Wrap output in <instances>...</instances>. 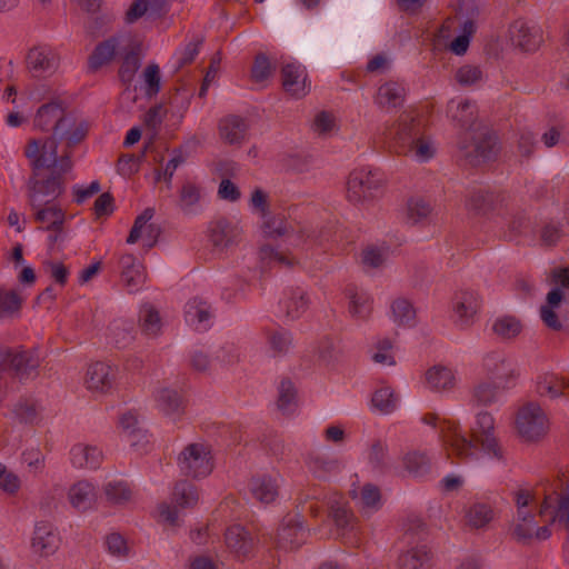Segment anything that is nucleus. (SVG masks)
<instances>
[{"label":"nucleus","mask_w":569,"mask_h":569,"mask_svg":"<svg viewBox=\"0 0 569 569\" xmlns=\"http://www.w3.org/2000/svg\"><path fill=\"white\" fill-rule=\"evenodd\" d=\"M33 124L41 131L52 129V134L46 138H31L27 141L23 154L33 167L38 158L51 154L48 167H58L62 163V153L80 143L88 134L89 126L86 121H77L74 117L66 114L60 102L52 101L42 104L34 117Z\"/></svg>","instance_id":"1"},{"label":"nucleus","mask_w":569,"mask_h":569,"mask_svg":"<svg viewBox=\"0 0 569 569\" xmlns=\"http://www.w3.org/2000/svg\"><path fill=\"white\" fill-rule=\"evenodd\" d=\"M51 154L33 161L31 173L27 180V197L34 220L43 224L46 230L61 232L66 220L64 211L54 202L66 190L64 174L73 167L71 151L62 153V163L58 167H48Z\"/></svg>","instance_id":"2"},{"label":"nucleus","mask_w":569,"mask_h":569,"mask_svg":"<svg viewBox=\"0 0 569 569\" xmlns=\"http://www.w3.org/2000/svg\"><path fill=\"white\" fill-rule=\"evenodd\" d=\"M495 432V420L489 412H480L471 428V439H468L453 422H445L441 427L442 440L461 460L477 457L480 446L482 451L498 460L503 458Z\"/></svg>","instance_id":"3"},{"label":"nucleus","mask_w":569,"mask_h":569,"mask_svg":"<svg viewBox=\"0 0 569 569\" xmlns=\"http://www.w3.org/2000/svg\"><path fill=\"white\" fill-rule=\"evenodd\" d=\"M386 136L390 148L398 154L415 153L421 160L433 156L431 144L422 136L421 122L418 118L402 113L398 121L387 129Z\"/></svg>","instance_id":"4"},{"label":"nucleus","mask_w":569,"mask_h":569,"mask_svg":"<svg viewBox=\"0 0 569 569\" xmlns=\"http://www.w3.org/2000/svg\"><path fill=\"white\" fill-rule=\"evenodd\" d=\"M460 157L471 167L495 160L498 154L496 134L486 126L465 132L458 142Z\"/></svg>","instance_id":"5"},{"label":"nucleus","mask_w":569,"mask_h":569,"mask_svg":"<svg viewBox=\"0 0 569 569\" xmlns=\"http://www.w3.org/2000/svg\"><path fill=\"white\" fill-rule=\"evenodd\" d=\"M1 371L9 372L20 382L39 376L41 359L37 350L6 348L1 351Z\"/></svg>","instance_id":"6"},{"label":"nucleus","mask_w":569,"mask_h":569,"mask_svg":"<svg viewBox=\"0 0 569 569\" xmlns=\"http://www.w3.org/2000/svg\"><path fill=\"white\" fill-rule=\"evenodd\" d=\"M178 465L187 477H207L212 471L210 450L203 443H190L179 455Z\"/></svg>","instance_id":"7"},{"label":"nucleus","mask_w":569,"mask_h":569,"mask_svg":"<svg viewBox=\"0 0 569 569\" xmlns=\"http://www.w3.org/2000/svg\"><path fill=\"white\" fill-rule=\"evenodd\" d=\"M517 429L519 435L529 441L545 436L548 429V420L539 405L529 402L523 406L517 416Z\"/></svg>","instance_id":"8"},{"label":"nucleus","mask_w":569,"mask_h":569,"mask_svg":"<svg viewBox=\"0 0 569 569\" xmlns=\"http://www.w3.org/2000/svg\"><path fill=\"white\" fill-rule=\"evenodd\" d=\"M263 231L269 237H282L292 234L296 237V243H306L307 241L318 242L319 234L309 227L300 223L289 222L281 216H272L263 218Z\"/></svg>","instance_id":"9"},{"label":"nucleus","mask_w":569,"mask_h":569,"mask_svg":"<svg viewBox=\"0 0 569 569\" xmlns=\"http://www.w3.org/2000/svg\"><path fill=\"white\" fill-rule=\"evenodd\" d=\"M60 64L57 52L46 44L34 46L26 56V66L33 78H48L56 73Z\"/></svg>","instance_id":"10"},{"label":"nucleus","mask_w":569,"mask_h":569,"mask_svg":"<svg viewBox=\"0 0 569 569\" xmlns=\"http://www.w3.org/2000/svg\"><path fill=\"white\" fill-rule=\"evenodd\" d=\"M382 186L377 173L365 169L351 172L348 180V198L352 202L372 199Z\"/></svg>","instance_id":"11"},{"label":"nucleus","mask_w":569,"mask_h":569,"mask_svg":"<svg viewBox=\"0 0 569 569\" xmlns=\"http://www.w3.org/2000/svg\"><path fill=\"white\" fill-rule=\"evenodd\" d=\"M209 239L217 249L224 250L238 246L242 240V228L238 222L219 218L209 224Z\"/></svg>","instance_id":"12"},{"label":"nucleus","mask_w":569,"mask_h":569,"mask_svg":"<svg viewBox=\"0 0 569 569\" xmlns=\"http://www.w3.org/2000/svg\"><path fill=\"white\" fill-rule=\"evenodd\" d=\"M308 537L300 515L286 517L278 529L277 546L280 549L293 550L302 546Z\"/></svg>","instance_id":"13"},{"label":"nucleus","mask_w":569,"mask_h":569,"mask_svg":"<svg viewBox=\"0 0 569 569\" xmlns=\"http://www.w3.org/2000/svg\"><path fill=\"white\" fill-rule=\"evenodd\" d=\"M512 43L523 51H535L542 42V30L539 26L522 19L516 20L509 29Z\"/></svg>","instance_id":"14"},{"label":"nucleus","mask_w":569,"mask_h":569,"mask_svg":"<svg viewBox=\"0 0 569 569\" xmlns=\"http://www.w3.org/2000/svg\"><path fill=\"white\" fill-rule=\"evenodd\" d=\"M483 368L492 379L503 383L505 387L519 376L517 366L500 352L488 353L483 359Z\"/></svg>","instance_id":"15"},{"label":"nucleus","mask_w":569,"mask_h":569,"mask_svg":"<svg viewBox=\"0 0 569 569\" xmlns=\"http://www.w3.org/2000/svg\"><path fill=\"white\" fill-rule=\"evenodd\" d=\"M283 89L292 97H305L310 87L307 83L306 69L296 63H286L281 69Z\"/></svg>","instance_id":"16"},{"label":"nucleus","mask_w":569,"mask_h":569,"mask_svg":"<svg viewBox=\"0 0 569 569\" xmlns=\"http://www.w3.org/2000/svg\"><path fill=\"white\" fill-rule=\"evenodd\" d=\"M509 533L517 542L529 545L532 539L539 541L547 540L551 536V530L549 526L538 527L536 519L525 521L513 520L510 525Z\"/></svg>","instance_id":"17"},{"label":"nucleus","mask_w":569,"mask_h":569,"mask_svg":"<svg viewBox=\"0 0 569 569\" xmlns=\"http://www.w3.org/2000/svg\"><path fill=\"white\" fill-rule=\"evenodd\" d=\"M219 136L228 144H241L249 130L246 118L237 114H229L220 119L218 124Z\"/></svg>","instance_id":"18"},{"label":"nucleus","mask_w":569,"mask_h":569,"mask_svg":"<svg viewBox=\"0 0 569 569\" xmlns=\"http://www.w3.org/2000/svg\"><path fill=\"white\" fill-rule=\"evenodd\" d=\"M448 114L451 117L452 121L457 122L466 132H471L478 129V127H482V124L477 121L476 104L469 100L457 103L450 101L448 103Z\"/></svg>","instance_id":"19"},{"label":"nucleus","mask_w":569,"mask_h":569,"mask_svg":"<svg viewBox=\"0 0 569 569\" xmlns=\"http://www.w3.org/2000/svg\"><path fill=\"white\" fill-rule=\"evenodd\" d=\"M58 536L53 531L52 525L47 521H40L34 527L31 547L40 556L52 555L58 549Z\"/></svg>","instance_id":"20"},{"label":"nucleus","mask_w":569,"mask_h":569,"mask_svg":"<svg viewBox=\"0 0 569 569\" xmlns=\"http://www.w3.org/2000/svg\"><path fill=\"white\" fill-rule=\"evenodd\" d=\"M480 297L472 290L457 292L453 299V311L461 325H469L480 308Z\"/></svg>","instance_id":"21"},{"label":"nucleus","mask_w":569,"mask_h":569,"mask_svg":"<svg viewBox=\"0 0 569 569\" xmlns=\"http://www.w3.org/2000/svg\"><path fill=\"white\" fill-rule=\"evenodd\" d=\"M224 542L228 549L237 557H247L253 550V539L240 525L229 527L224 533Z\"/></svg>","instance_id":"22"},{"label":"nucleus","mask_w":569,"mask_h":569,"mask_svg":"<svg viewBox=\"0 0 569 569\" xmlns=\"http://www.w3.org/2000/svg\"><path fill=\"white\" fill-rule=\"evenodd\" d=\"M157 408L167 417L176 420L184 412V400L179 391L161 388L156 396Z\"/></svg>","instance_id":"23"},{"label":"nucleus","mask_w":569,"mask_h":569,"mask_svg":"<svg viewBox=\"0 0 569 569\" xmlns=\"http://www.w3.org/2000/svg\"><path fill=\"white\" fill-rule=\"evenodd\" d=\"M121 38V36L114 34L96 46L92 53L88 58V67L91 71H97L102 66L112 61L116 56L117 48L120 44Z\"/></svg>","instance_id":"24"},{"label":"nucleus","mask_w":569,"mask_h":569,"mask_svg":"<svg viewBox=\"0 0 569 569\" xmlns=\"http://www.w3.org/2000/svg\"><path fill=\"white\" fill-rule=\"evenodd\" d=\"M308 470L318 479H327L341 470V461L331 456L311 452L306 459Z\"/></svg>","instance_id":"25"},{"label":"nucleus","mask_w":569,"mask_h":569,"mask_svg":"<svg viewBox=\"0 0 569 569\" xmlns=\"http://www.w3.org/2000/svg\"><path fill=\"white\" fill-rule=\"evenodd\" d=\"M68 499L74 509L83 512L93 507L97 500V492L90 482L82 480L70 487Z\"/></svg>","instance_id":"26"},{"label":"nucleus","mask_w":569,"mask_h":569,"mask_svg":"<svg viewBox=\"0 0 569 569\" xmlns=\"http://www.w3.org/2000/svg\"><path fill=\"white\" fill-rule=\"evenodd\" d=\"M113 375L111 367L104 362H94L87 370L86 383L88 389L106 392L112 387Z\"/></svg>","instance_id":"27"},{"label":"nucleus","mask_w":569,"mask_h":569,"mask_svg":"<svg viewBox=\"0 0 569 569\" xmlns=\"http://www.w3.org/2000/svg\"><path fill=\"white\" fill-rule=\"evenodd\" d=\"M252 496L263 502L270 503L278 496V480L269 475H257L251 478L249 483Z\"/></svg>","instance_id":"28"},{"label":"nucleus","mask_w":569,"mask_h":569,"mask_svg":"<svg viewBox=\"0 0 569 569\" xmlns=\"http://www.w3.org/2000/svg\"><path fill=\"white\" fill-rule=\"evenodd\" d=\"M406 97L403 84L396 81H388L378 89L376 102L380 108L391 109L401 107Z\"/></svg>","instance_id":"29"},{"label":"nucleus","mask_w":569,"mask_h":569,"mask_svg":"<svg viewBox=\"0 0 569 569\" xmlns=\"http://www.w3.org/2000/svg\"><path fill=\"white\" fill-rule=\"evenodd\" d=\"M70 459L77 468L97 469L102 461V452L97 447L78 443L71 448Z\"/></svg>","instance_id":"30"},{"label":"nucleus","mask_w":569,"mask_h":569,"mask_svg":"<svg viewBox=\"0 0 569 569\" xmlns=\"http://www.w3.org/2000/svg\"><path fill=\"white\" fill-rule=\"evenodd\" d=\"M499 196L482 188L473 189L468 197L467 208L477 214H485L492 210Z\"/></svg>","instance_id":"31"},{"label":"nucleus","mask_w":569,"mask_h":569,"mask_svg":"<svg viewBox=\"0 0 569 569\" xmlns=\"http://www.w3.org/2000/svg\"><path fill=\"white\" fill-rule=\"evenodd\" d=\"M569 391V379L560 378L555 375H546L537 382V392L540 396H548L551 399L565 395Z\"/></svg>","instance_id":"32"},{"label":"nucleus","mask_w":569,"mask_h":569,"mask_svg":"<svg viewBox=\"0 0 569 569\" xmlns=\"http://www.w3.org/2000/svg\"><path fill=\"white\" fill-rule=\"evenodd\" d=\"M426 380L431 389L440 391L453 388L456 379L451 369L435 366L426 372Z\"/></svg>","instance_id":"33"},{"label":"nucleus","mask_w":569,"mask_h":569,"mask_svg":"<svg viewBox=\"0 0 569 569\" xmlns=\"http://www.w3.org/2000/svg\"><path fill=\"white\" fill-rule=\"evenodd\" d=\"M429 559V550L426 546H420L401 553L397 566L399 569H422Z\"/></svg>","instance_id":"34"},{"label":"nucleus","mask_w":569,"mask_h":569,"mask_svg":"<svg viewBox=\"0 0 569 569\" xmlns=\"http://www.w3.org/2000/svg\"><path fill=\"white\" fill-rule=\"evenodd\" d=\"M113 21L114 16L110 12L94 13L84 23L86 34L92 39L102 37L110 30Z\"/></svg>","instance_id":"35"},{"label":"nucleus","mask_w":569,"mask_h":569,"mask_svg":"<svg viewBox=\"0 0 569 569\" xmlns=\"http://www.w3.org/2000/svg\"><path fill=\"white\" fill-rule=\"evenodd\" d=\"M466 519L471 528H485L493 519V510L487 503L476 502L468 509Z\"/></svg>","instance_id":"36"},{"label":"nucleus","mask_w":569,"mask_h":569,"mask_svg":"<svg viewBox=\"0 0 569 569\" xmlns=\"http://www.w3.org/2000/svg\"><path fill=\"white\" fill-rule=\"evenodd\" d=\"M173 497L178 506L183 508H192L199 500L197 487L187 480H181L176 483Z\"/></svg>","instance_id":"37"},{"label":"nucleus","mask_w":569,"mask_h":569,"mask_svg":"<svg viewBox=\"0 0 569 569\" xmlns=\"http://www.w3.org/2000/svg\"><path fill=\"white\" fill-rule=\"evenodd\" d=\"M309 300L306 292L300 288L291 289L284 302L286 316L290 319H298L308 309Z\"/></svg>","instance_id":"38"},{"label":"nucleus","mask_w":569,"mask_h":569,"mask_svg":"<svg viewBox=\"0 0 569 569\" xmlns=\"http://www.w3.org/2000/svg\"><path fill=\"white\" fill-rule=\"evenodd\" d=\"M317 355L319 360L326 365L336 362L342 355L340 341L331 337H323L318 342Z\"/></svg>","instance_id":"39"},{"label":"nucleus","mask_w":569,"mask_h":569,"mask_svg":"<svg viewBox=\"0 0 569 569\" xmlns=\"http://www.w3.org/2000/svg\"><path fill=\"white\" fill-rule=\"evenodd\" d=\"M297 405V390L289 379H282L279 386L277 406L284 413H291Z\"/></svg>","instance_id":"40"},{"label":"nucleus","mask_w":569,"mask_h":569,"mask_svg":"<svg viewBox=\"0 0 569 569\" xmlns=\"http://www.w3.org/2000/svg\"><path fill=\"white\" fill-rule=\"evenodd\" d=\"M403 466L415 476H423L430 471V459L425 452L411 451L405 455Z\"/></svg>","instance_id":"41"},{"label":"nucleus","mask_w":569,"mask_h":569,"mask_svg":"<svg viewBox=\"0 0 569 569\" xmlns=\"http://www.w3.org/2000/svg\"><path fill=\"white\" fill-rule=\"evenodd\" d=\"M522 326L519 319L512 316L498 318L492 326L493 332L502 339H512L521 332Z\"/></svg>","instance_id":"42"},{"label":"nucleus","mask_w":569,"mask_h":569,"mask_svg":"<svg viewBox=\"0 0 569 569\" xmlns=\"http://www.w3.org/2000/svg\"><path fill=\"white\" fill-rule=\"evenodd\" d=\"M107 500L112 505H122L130 500L132 491L126 481H110L103 487Z\"/></svg>","instance_id":"43"},{"label":"nucleus","mask_w":569,"mask_h":569,"mask_svg":"<svg viewBox=\"0 0 569 569\" xmlns=\"http://www.w3.org/2000/svg\"><path fill=\"white\" fill-rule=\"evenodd\" d=\"M12 412L14 418L21 423L32 425L38 419L37 403L29 398H20L17 403H14Z\"/></svg>","instance_id":"44"},{"label":"nucleus","mask_w":569,"mask_h":569,"mask_svg":"<svg viewBox=\"0 0 569 569\" xmlns=\"http://www.w3.org/2000/svg\"><path fill=\"white\" fill-rule=\"evenodd\" d=\"M395 322L400 326H413L416 311L412 305L402 298L396 299L391 305Z\"/></svg>","instance_id":"45"},{"label":"nucleus","mask_w":569,"mask_h":569,"mask_svg":"<svg viewBox=\"0 0 569 569\" xmlns=\"http://www.w3.org/2000/svg\"><path fill=\"white\" fill-rule=\"evenodd\" d=\"M186 317L192 323L198 322L202 325L211 318L210 306L208 302L194 298L187 303Z\"/></svg>","instance_id":"46"},{"label":"nucleus","mask_w":569,"mask_h":569,"mask_svg":"<svg viewBox=\"0 0 569 569\" xmlns=\"http://www.w3.org/2000/svg\"><path fill=\"white\" fill-rule=\"evenodd\" d=\"M370 297L366 292H353L350 295L349 312L356 319H367L371 313Z\"/></svg>","instance_id":"47"},{"label":"nucleus","mask_w":569,"mask_h":569,"mask_svg":"<svg viewBox=\"0 0 569 569\" xmlns=\"http://www.w3.org/2000/svg\"><path fill=\"white\" fill-rule=\"evenodd\" d=\"M498 397V387L488 381L475 386L472 390V401L477 405L488 406L493 403Z\"/></svg>","instance_id":"48"},{"label":"nucleus","mask_w":569,"mask_h":569,"mask_svg":"<svg viewBox=\"0 0 569 569\" xmlns=\"http://www.w3.org/2000/svg\"><path fill=\"white\" fill-rule=\"evenodd\" d=\"M22 305L21 297L14 291L0 289V318L10 317L19 312Z\"/></svg>","instance_id":"49"},{"label":"nucleus","mask_w":569,"mask_h":569,"mask_svg":"<svg viewBox=\"0 0 569 569\" xmlns=\"http://www.w3.org/2000/svg\"><path fill=\"white\" fill-rule=\"evenodd\" d=\"M268 341L270 349L276 355L287 353L292 346L291 333L284 329L271 331L268 335Z\"/></svg>","instance_id":"50"},{"label":"nucleus","mask_w":569,"mask_h":569,"mask_svg":"<svg viewBox=\"0 0 569 569\" xmlns=\"http://www.w3.org/2000/svg\"><path fill=\"white\" fill-rule=\"evenodd\" d=\"M140 64V58L136 50L127 52L119 69L121 81L124 83L131 82Z\"/></svg>","instance_id":"51"},{"label":"nucleus","mask_w":569,"mask_h":569,"mask_svg":"<svg viewBox=\"0 0 569 569\" xmlns=\"http://www.w3.org/2000/svg\"><path fill=\"white\" fill-rule=\"evenodd\" d=\"M372 405L382 413H390L396 408L397 399L393 391L388 388H380L372 396Z\"/></svg>","instance_id":"52"},{"label":"nucleus","mask_w":569,"mask_h":569,"mask_svg":"<svg viewBox=\"0 0 569 569\" xmlns=\"http://www.w3.org/2000/svg\"><path fill=\"white\" fill-rule=\"evenodd\" d=\"M483 73L477 66L465 64L456 72V80L460 86L470 87L482 81Z\"/></svg>","instance_id":"53"},{"label":"nucleus","mask_w":569,"mask_h":569,"mask_svg":"<svg viewBox=\"0 0 569 569\" xmlns=\"http://www.w3.org/2000/svg\"><path fill=\"white\" fill-rule=\"evenodd\" d=\"M562 226L559 221L550 220L540 230V240L546 246H556L563 237Z\"/></svg>","instance_id":"54"},{"label":"nucleus","mask_w":569,"mask_h":569,"mask_svg":"<svg viewBox=\"0 0 569 569\" xmlns=\"http://www.w3.org/2000/svg\"><path fill=\"white\" fill-rule=\"evenodd\" d=\"M558 521L569 529V486L559 495L551 523Z\"/></svg>","instance_id":"55"},{"label":"nucleus","mask_w":569,"mask_h":569,"mask_svg":"<svg viewBox=\"0 0 569 569\" xmlns=\"http://www.w3.org/2000/svg\"><path fill=\"white\" fill-rule=\"evenodd\" d=\"M263 448L277 460H282L288 456L289 449L283 439L278 435H269L263 440Z\"/></svg>","instance_id":"56"},{"label":"nucleus","mask_w":569,"mask_h":569,"mask_svg":"<svg viewBox=\"0 0 569 569\" xmlns=\"http://www.w3.org/2000/svg\"><path fill=\"white\" fill-rule=\"evenodd\" d=\"M431 212L430 204L423 199H411L408 202V219L411 223H418Z\"/></svg>","instance_id":"57"},{"label":"nucleus","mask_w":569,"mask_h":569,"mask_svg":"<svg viewBox=\"0 0 569 569\" xmlns=\"http://www.w3.org/2000/svg\"><path fill=\"white\" fill-rule=\"evenodd\" d=\"M121 279L128 292L132 293L138 291L146 279L143 273V266L136 267L127 271H121Z\"/></svg>","instance_id":"58"},{"label":"nucleus","mask_w":569,"mask_h":569,"mask_svg":"<svg viewBox=\"0 0 569 569\" xmlns=\"http://www.w3.org/2000/svg\"><path fill=\"white\" fill-rule=\"evenodd\" d=\"M272 66L269 58L264 53H258L251 69V77L256 82L268 79L271 74Z\"/></svg>","instance_id":"59"},{"label":"nucleus","mask_w":569,"mask_h":569,"mask_svg":"<svg viewBox=\"0 0 569 569\" xmlns=\"http://www.w3.org/2000/svg\"><path fill=\"white\" fill-rule=\"evenodd\" d=\"M318 499L316 493H307L302 492L298 497V513L300 515V519L303 520V513L308 512L311 517L316 518L320 513V508L317 502L313 500Z\"/></svg>","instance_id":"60"},{"label":"nucleus","mask_w":569,"mask_h":569,"mask_svg":"<svg viewBox=\"0 0 569 569\" xmlns=\"http://www.w3.org/2000/svg\"><path fill=\"white\" fill-rule=\"evenodd\" d=\"M144 82H146V94L148 97H153L160 91V69L156 63L149 64L144 72Z\"/></svg>","instance_id":"61"},{"label":"nucleus","mask_w":569,"mask_h":569,"mask_svg":"<svg viewBox=\"0 0 569 569\" xmlns=\"http://www.w3.org/2000/svg\"><path fill=\"white\" fill-rule=\"evenodd\" d=\"M153 214H154L153 208H146L142 211V213L136 218L134 223H133V226L130 230V233L127 238L128 243H130V244L136 243L140 239L142 229L152 219Z\"/></svg>","instance_id":"62"},{"label":"nucleus","mask_w":569,"mask_h":569,"mask_svg":"<svg viewBox=\"0 0 569 569\" xmlns=\"http://www.w3.org/2000/svg\"><path fill=\"white\" fill-rule=\"evenodd\" d=\"M142 331L150 337H154L160 331V317L156 309L149 307L141 322Z\"/></svg>","instance_id":"63"},{"label":"nucleus","mask_w":569,"mask_h":569,"mask_svg":"<svg viewBox=\"0 0 569 569\" xmlns=\"http://www.w3.org/2000/svg\"><path fill=\"white\" fill-rule=\"evenodd\" d=\"M360 499L365 508L378 509L380 507V490L372 483H367L361 489Z\"/></svg>","instance_id":"64"}]
</instances>
